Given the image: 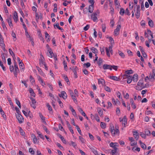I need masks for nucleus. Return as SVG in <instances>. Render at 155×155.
Listing matches in <instances>:
<instances>
[{
    "instance_id": "f257e3e1",
    "label": "nucleus",
    "mask_w": 155,
    "mask_h": 155,
    "mask_svg": "<svg viewBox=\"0 0 155 155\" xmlns=\"http://www.w3.org/2000/svg\"><path fill=\"white\" fill-rule=\"evenodd\" d=\"M110 129V132L112 134L113 136H114L115 134V133L116 134H119V131L118 129H116L115 130L114 126L111 127Z\"/></svg>"
},
{
    "instance_id": "f03ea898",
    "label": "nucleus",
    "mask_w": 155,
    "mask_h": 155,
    "mask_svg": "<svg viewBox=\"0 0 155 155\" xmlns=\"http://www.w3.org/2000/svg\"><path fill=\"white\" fill-rule=\"evenodd\" d=\"M16 116L20 124L22 123L24 121V118L20 114H16Z\"/></svg>"
},
{
    "instance_id": "7ed1b4c3",
    "label": "nucleus",
    "mask_w": 155,
    "mask_h": 155,
    "mask_svg": "<svg viewBox=\"0 0 155 155\" xmlns=\"http://www.w3.org/2000/svg\"><path fill=\"white\" fill-rule=\"evenodd\" d=\"M0 44L3 50H5V45L4 43V39L2 37V35L0 33Z\"/></svg>"
},
{
    "instance_id": "20e7f679",
    "label": "nucleus",
    "mask_w": 155,
    "mask_h": 155,
    "mask_svg": "<svg viewBox=\"0 0 155 155\" xmlns=\"http://www.w3.org/2000/svg\"><path fill=\"white\" fill-rule=\"evenodd\" d=\"M121 28V26L120 25H117L116 29L114 30V34L116 36L118 35L119 34V31L120 30Z\"/></svg>"
},
{
    "instance_id": "39448f33",
    "label": "nucleus",
    "mask_w": 155,
    "mask_h": 155,
    "mask_svg": "<svg viewBox=\"0 0 155 155\" xmlns=\"http://www.w3.org/2000/svg\"><path fill=\"white\" fill-rule=\"evenodd\" d=\"M68 91L74 101L75 102V101H76L77 102V101L76 97L74 95V93L73 91L70 89Z\"/></svg>"
},
{
    "instance_id": "423d86ee",
    "label": "nucleus",
    "mask_w": 155,
    "mask_h": 155,
    "mask_svg": "<svg viewBox=\"0 0 155 155\" xmlns=\"http://www.w3.org/2000/svg\"><path fill=\"white\" fill-rule=\"evenodd\" d=\"M10 17L9 18H8L7 19V22H8V23L9 24V26L11 28H12V27L13 28V24L12 23V20H11V17H12L11 15H10Z\"/></svg>"
},
{
    "instance_id": "0eeeda50",
    "label": "nucleus",
    "mask_w": 155,
    "mask_h": 155,
    "mask_svg": "<svg viewBox=\"0 0 155 155\" xmlns=\"http://www.w3.org/2000/svg\"><path fill=\"white\" fill-rule=\"evenodd\" d=\"M97 15L96 13H93L91 14V18L94 21H96L98 19L97 17Z\"/></svg>"
},
{
    "instance_id": "6e6552de",
    "label": "nucleus",
    "mask_w": 155,
    "mask_h": 155,
    "mask_svg": "<svg viewBox=\"0 0 155 155\" xmlns=\"http://www.w3.org/2000/svg\"><path fill=\"white\" fill-rule=\"evenodd\" d=\"M13 18L15 21L17 22L18 21V17L17 15V13L16 11H15L14 16Z\"/></svg>"
},
{
    "instance_id": "1a4fd4ad",
    "label": "nucleus",
    "mask_w": 155,
    "mask_h": 155,
    "mask_svg": "<svg viewBox=\"0 0 155 155\" xmlns=\"http://www.w3.org/2000/svg\"><path fill=\"white\" fill-rule=\"evenodd\" d=\"M132 80L135 82L137 81L138 80V75L137 74H134L133 77H132Z\"/></svg>"
},
{
    "instance_id": "9d476101",
    "label": "nucleus",
    "mask_w": 155,
    "mask_h": 155,
    "mask_svg": "<svg viewBox=\"0 0 155 155\" xmlns=\"http://www.w3.org/2000/svg\"><path fill=\"white\" fill-rule=\"evenodd\" d=\"M103 68L104 70L106 69H110V70H112L111 68V66L110 65H108L107 64H104L103 65Z\"/></svg>"
},
{
    "instance_id": "9b49d317",
    "label": "nucleus",
    "mask_w": 155,
    "mask_h": 155,
    "mask_svg": "<svg viewBox=\"0 0 155 155\" xmlns=\"http://www.w3.org/2000/svg\"><path fill=\"white\" fill-rule=\"evenodd\" d=\"M109 78L110 79L115 81H119L120 80L119 77H118L115 76H110Z\"/></svg>"
},
{
    "instance_id": "f8f14e48",
    "label": "nucleus",
    "mask_w": 155,
    "mask_h": 155,
    "mask_svg": "<svg viewBox=\"0 0 155 155\" xmlns=\"http://www.w3.org/2000/svg\"><path fill=\"white\" fill-rule=\"evenodd\" d=\"M0 112L1 114L2 115V116L5 119H6V116L5 114H4L5 113L4 111L3 110L1 107V106H0Z\"/></svg>"
},
{
    "instance_id": "ddd939ff",
    "label": "nucleus",
    "mask_w": 155,
    "mask_h": 155,
    "mask_svg": "<svg viewBox=\"0 0 155 155\" xmlns=\"http://www.w3.org/2000/svg\"><path fill=\"white\" fill-rule=\"evenodd\" d=\"M39 115L41 119L42 120L43 122L44 123V124H46V122L45 121V117L43 116V115L41 113H39Z\"/></svg>"
},
{
    "instance_id": "4468645a",
    "label": "nucleus",
    "mask_w": 155,
    "mask_h": 155,
    "mask_svg": "<svg viewBox=\"0 0 155 155\" xmlns=\"http://www.w3.org/2000/svg\"><path fill=\"white\" fill-rule=\"evenodd\" d=\"M61 94H62V97L64 99H66L67 98V95L66 93L64 91H62Z\"/></svg>"
},
{
    "instance_id": "2eb2a0df",
    "label": "nucleus",
    "mask_w": 155,
    "mask_h": 155,
    "mask_svg": "<svg viewBox=\"0 0 155 155\" xmlns=\"http://www.w3.org/2000/svg\"><path fill=\"white\" fill-rule=\"evenodd\" d=\"M19 66L21 69L24 70V65L21 61L19 63Z\"/></svg>"
},
{
    "instance_id": "dca6fc26",
    "label": "nucleus",
    "mask_w": 155,
    "mask_h": 155,
    "mask_svg": "<svg viewBox=\"0 0 155 155\" xmlns=\"http://www.w3.org/2000/svg\"><path fill=\"white\" fill-rule=\"evenodd\" d=\"M46 106L48 108V109L50 111V113H53V111L51 107L48 103H47V104Z\"/></svg>"
},
{
    "instance_id": "f3484780",
    "label": "nucleus",
    "mask_w": 155,
    "mask_h": 155,
    "mask_svg": "<svg viewBox=\"0 0 155 155\" xmlns=\"http://www.w3.org/2000/svg\"><path fill=\"white\" fill-rule=\"evenodd\" d=\"M94 5L93 6H90V5L89 6L88 8V12L90 13H92L94 10Z\"/></svg>"
},
{
    "instance_id": "a211bd4d",
    "label": "nucleus",
    "mask_w": 155,
    "mask_h": 155,
    "mask_svg": "<svg viewBox=\"0 0 155 155\" xmlns=\"http://www.w3.org/2000/svg\"><path fill=\"white\" fill-rule=\"evenodd\" d=\"M135 16L136 17L137 19H138L139 18L140 13V10H137L135 14Z\"/></svg>"
},
{
    "instance_id": "6ab92c4d",
    "label": "nucleus",
    "mask_w": 155,
    "mask_h": 155,
    "mask_svg": "<svg viewBox=\"0 0 155 155\" xmlns=\"http://www.w3.org/2000/svg\"><path fill=\"white\" fill-rule=\"evenodd\" d=\"M148 24L149 26L151 27H153L154 26L153 22L152 20L151 19H150L149 21Z\"/></svg>"
},
{
    "instance_id": "aec40b11",
    "label": "nucleus",
    "mask_w": 155,
    "mask_h": 155,
    "mask_svg": "<svg viewBox=\"0 0 155 155\" xmlns=\"http://www.w3.org/2000/svg\"><path fill=\"white\" fill-rule=\"evenodd\" d=\"M97 111L99 115L100 116H101L103 114V111L100 108H97Z\"/></svg>"
},
{
    "instance_id": "412c9836",
    "label": "nucleus",
    "mask_w": 155,
    "mask_h": 155,
    "mask_svg": "<svg viewBox=\"0 0 155 155\" xmlns=\"http://www.w3.org/2000/svg\"><path fill=\"white\" fill-rule=\"evenodd\" d=\"M0 66H1L2 69H3V70L4 71H6V68L5 66H4L2 62L0 60Z\"/></svg>"
},
{
    "instance_id": "4be33fe9",
    "label": "nucleus",
    "mask_w": 155,
    "mask_h": 155,
    "mask_svg": "<svg viewBox=\"0 0 155 155\" xmlns=\"http://www.w3.org/2000/svg\"><path fill=\"white\" fill-rule=\"evenodd\" d=\"M144 132L146 135L150 136V132L149 130L148 129H145V130Z\"/></svg>"
},
{
    "instance_id": "5701e85b",
    "label": "nucleus",
    "mask_w": 155,
    "mask_h": 155,
    "mask_svg": "<svg viewBox=\"0 0 155 155\" xmlns=\"http://www.w3.org/2000/svg\"><path fill=\"white\" fill-rule=\"evenodd\" d=\"M91 50L92 51V52L94 53H97L98 52L97 50L94 47H92L91 48Z\"/></svg>"
},
{
    "instance_id": "b1692460",
    "label": "nucleus",
    "mask_w": 155,
    "mask_h": 155,
    "mask_svg": "<svg viewBox=\"0 0 155 155\" xmlns=\"http://www.w3.org/2000/svg\"><path fill=\"white\" fill-rule=\"evenodd\" d=\"M125 13V10L123 8H121L120 12V14L121 15H123Z\"/></svg>"
},
{
    "instance_id": "393cba45",
    "label": "nucleus",
    "mask_w": 155,
    "mask_h": 155,
    "mask_svg": "<svg viewBox=\"0 0 155 155\" xmlns=\"http://www.w3.org/2000/svg\"><path fill=\"white\" fill-rule=\"evenodd\" d=\"M132 80V77L129 76L127 78V83L128 84H130Z\"/></svg>"
},
{
    "instance_id": "a878e982",
    "label": "nucleus",
    "mask_w": 155,
    "mask_h": 155,
    "mask_svg": "<svg viewBox=\"0 0 155 155\" xmlns=\"http://www.w3.org/2000/svg\"><path fill=\"white\" fill-rule=\"evenodd\" d=\"M36 67L40 74L41 75H43V73L41 69L38 66H36Z\"/></svg>"
},
{
    "instance_id": "bb28decb",
    "label": "nucleus",
    "mask_w": 155,
    "mask_h": 155,
    "mask_svg": "<svg viewBox=\"0 0 155 155\" xmlns=\"http://www.w3.org/2000/svg\"><path fill=\"white\" fill-rule=\"evenodd\" d=\"M143 78H142V79L139 80V81L137 83L138 86H140L141 85H143Z\"/></svg>"
},
{
    "instance_id": "cd10ccee",
    "label": "nucleus",
    "mask_w": 155,
    "mask_h": 155,
    "mask_svg": "<svg viewBox=\"0 0 155 155\" xmlns=\"http://www.w3.org/2000/svg\"><path fill=\"white\" fill-rule=\"evenodd\" d=\"M16 103L18 105V107L20 108H21V105L20 103L19 100H18L17 98L15 99Z\"/></svg>"
},
{
    "instance_id": "c85d7f7f",
    "label": "nucleus",
    "mask_w": 155,
    "mask_h": 155,
    "mask_svg": "<svg viewBox=\"0 0 155 155\" xmlns=\"http://www.w3.org/2000/svg\"><path fill=\"white\" fill-rule=\"evenodd\" d=\"M118 54L122 58H124L125 57V55L124 54V53L120 51H118Z\"/></svg>"
},
{
    "instance_id": "c756f323",
    "label": "nucleus",
    "mask_w": 155,
    "mask_h": 155,
    "mask_svg": "<svg viewBox=\"0 0 155 155\" xmlns=\"http://www.w3.org/2000/svg\"><path fill=\"white\" fill-rule=\"evenodd\" d=\"M104 89L107 91L108 92H110L111 91V90L110 88L109 87H107L106 86H104Z\"/></svg>"
},
{
    "instance_id": "7c9ffc66",
    "label": "nucleus",
    "mask_w": 155,
    "mask_h": 155,
    "mask_svg": "<svg viewBox=\"0 0 155 155\" xmlns=\"http://www.w3.org/2000/svg\"><path fill=\"white\" fill-rule=\"evenodd\" d=\"M37 134L39 135L40 137L43 140H44V136H43V135L42 134H41V132L39 131H37Z\"/></svg>"
},
{
    "instance_id": "2f4dec72",
    "label": "nucleus",
    "mask_w": 155,
    "mask_h": 155,
    "mask_svg": "<svg viewBox=\"0 0 155 155\" xmlns=\"http://www.w3.org/2000/svg\"><path fill=\"white\" fill-rule=\"evenodd\" d=\"M101 126L102 128L104 129L106 127V124L104 123L101 122Z\"/></svg>"
},
{
    "instance_id": "473e14b6",
    "label": "nucleus",
    "mask_w": 155,
    "mask_h": 155,
    "mask_svg": "<svg viewBox=\"0 0 155 155\" xmlns=\"http://www.w3.org/2000/svg\"><path fill=\"white\" fill-rule=\"evenodd\" d=\"M19 131L21 135H24V134H25V133L21 127H20Z\"/></svg>"
},
{
    "instance_id": "72a5a7b5",
    "label": "nucleus",
    "mask_w": 155,
    "mask_h": 155,
    "mask_svg": "<svg viewBox=\"0 0 155 155\" xmlns=\"http://www.w3.org/2000/svg\"><path fill=\"white\" fill-rule=\"evenodd\" d=\"M70 145H72L75 148H76V146H77V144L74 142L71 141V144H69Z\"/></svg>"
},
{
    "instance_id": "f704fd0d",
    "label": "nucleus",
    "mask_w": 155,
    "mask_h": 155,
    "mask_svg": "<svg viewBox=\"0 0 155 155\" xmlns=\"http://www.w3.org/2000/svg\"><path fill=\"white\" fill-rule=\"evenodd\" d=\"M140 135L142 137L144 138V139H146V134H144L143 132H140Z\"/></svg>"
},
{
    "instance_id": "c9c22d12",
    "label": "nucleus",
    "mask_w": 155,
    "mask_h": 155,
    "mask_svg": "<svg viewBox=\"0 0 155 155\" xmlns=\"http://www.w3.org/2000/svg\"><path fill=\"white\" fill-rule=\"evenodd\" d=\"M103 83H105V82L104 80L102 79H98V83L99 84L100 83L102 84H103Z\"/></svg>"
},
{
    "instance_id": "e433bc0d",
    "label": "nucleus",
    "mask_w": 155,
    "mask_h": 155,
    "mask_svg": "<svg viewBox=\"0 0 155 155\" xmlns=\"http://www.w3.org/2000/svg\"><path fill=\"white\" fill-rule=\"evenodd\" d=\"M48 51L49 52L50 55V57L51 58H52L53 57V53L51 49H49V50Z\"/></svg>"
},
{
    "instance_id": "4c0bfd02",
    "label": "nucleus",
    "mask_w": 155,
    "mask_h": 155,
    "mask_svg": "<svg viewBox=\"0 0 155 155\" xmlns=\"http://www.w3.org/2000/svg\"><path fill=\"white\" fill-rule=\"evenodd\" d=\"M94 118L96 120H97V122H99L100 121V120L97 114H95L94 115Z\"/></svg>"
},
{
    "instance_id": "58836bf2",
    "label": "nucleus",
    "mask_w": 155,
    "mask_h": 155,
    "mask_svg": "<svg viewBox=\"0 0 155 155\" xmlns=\"http://www.w3.org/2000/svg\"><path fill=\"white\" fill-rule=\"evenodd\" d=\"M133 136L135 138L136 140H137L139 137V134H133Z\"/></svg>"
},
{
    "instance_id": "ea45409f",
    "label": "nucleus",
    "mask_w": 155,
    "mask_h": 155,
    "mask_svg": "<svg viewBox=\"0 0 155 155\" xmlns=\"http://www.w3.org/2000/svg\"><path fill=\"white\" fill-rule=\"evenodd\" d=\"M129 6L130 9H132L133 8V7H134V5H133V2H130L129 3Z\"/></svg>"
},
{
    "instance_id": "a19ab883",
    "label": "nucleus",
    "mask_w": 155,
    "mask_h": 155,
    "mask_svg": "<svg viewBox=\"0 0 155 155\" xmlns=\"http://www.w3.org/2000/svg\"><path fill=\"white\" fill-rule=\"evenodd\" d=\"M63 63L64 65V69L66 71H67V63L66 62H65V60H64L63 61Z\"/></svg>"
},
{
    "instance_id": "79ce46f5",
    "label": "nucleus",
    "mask_w": 155,
    "mask_h": 155,
    "mask_svg": "<svg viewBox=\"0 0 155 155\" xmlns=\"http://www.w3.org/2000/svg\"><path fill=\"white\" fill-rule=\"evenodd\" d=\"M88 2L91 4V5H90V6H93L94 5V0H88Z\"/></svg>"
},
{
    "instance_id": "37998d69",
    "label": "nucleus",
    "mask_w": 155,
    "mask_h": 155,
    "mask_svg": "<svg viewBox=\"0 0 155 155\" xmlns=\"http://www.w3.org/2000/svg\"><path fill=\"white\" fill-rule=\"evenodd\" d=\"M106 26L105 24H103L102 25V28L103 32H105L106 30Z\"/></svg>"
},
{
    "instance_id": "c03bdc74",
    "label": "nucleus",
    "mask_w": 155,
    "mask_h": 155,
    "mask_svg": "<svg viewBox=\"0 0 155 155\" xmlns=\"http://www.w3.org/2000/svg\"><path fill=\"white\" fill-rule=\"evenodd\" d=\"M91 150H92V151L93 153H94V154H95V155H98V152H97V150H95L94 148H92Z\"/></svg>"
},
{
    "instance_id": "a18cd8bd",
    "label": "nucleus",
    "mask_w": 155,
    "mask_h": 155,
    "mask_svg": "<svg viewBox=\"0 0 155 155\" xmlns=\"http://www.w3.org/2000/svg\"><path fill=\"white\" fill-rule=\"evenodd\" d=\"M29 151L32 154L34 155L35 153V151L33 150L32 148H30L29 149Z\"/></svg>"
},
{
    "instance_id": "49530a36",
    "label": "nucleus",
    "mask_w": 155,
    "mask_h": 155,
    "mask_svg": "<svg viewBox=\"0 0 155 155\" xmlns=\"http://www.w3.org/2000/svg\"><path fill=\"white\" fill-rule=\"evenodd\" d=\"M15 68V71H15V72H19V69L18 68V65L15 66V65L14 66Z\"/></svg>"
},
{
    "instance_id": "de8ad7c7",
    "label": "nucleus",
    "mask_w": 155,
    "mask_h": 155,
    "mask_svg": "<svg viewBox=\"0 0 155 155\" xmlns=\"http://www.w3.org/2000/svg\"><path fill=\"white\" fill-rule=\"evenodd\" d=\"M103 62L102 59L101 58H100L98 59V64L99 66L101 65L102 63Z\"/></svg>"
},
{
    "instance_id": "09e8293b",
    "label": "nucleus",
    "mask_w": 155,
    "mask_h": 155,
    "mask_svg": "<svg viewBox=\"0 0 155 155\" xmlns=\"http://www.w3.org/2000/svg\"><path fill=\"white\" fill-rule=\"evenodd\" d=\"M29 78L30 81L31 83H33L35 82V81L34 79V78L31 75L30 76Z\"/></svg>"
},
{
    "instance_id": "8fccbe9b",
    "label": "nucleus",
    "mask_w": 155,
    "mask_h": 155,
    "mask_svg": "<svg viewBox=\"0 0 155 155\" xmlns=\"http://www.w3.org/2000/svg\"><path fill=\"white\" fill-rule=\"evenodd\" d=\"M2 61H4V62H6V59H5V54H4L3 53L2 55Z\"/></svg>"
},
{
    "instance_id": "3c124183",
    "label": "nucleus",
    "mask_w": 155,
    "mask_h": 155,
    "mask_svg": "<svg viewBox=\"0 0 155 155\" xmlns=\"http://www.w3.org/2000/svg\"><path fill=\"white\" fill-rule=\"evenodd\" d=\"M126 73L128 74H130L133 73V71L132 70H130L127 71H126Z\"/></svg>"
},
{
    "instance_id": "603ef678",
    "label": "nucleus",
    "mask_w": 155,
    "mask_h": 155,
    "mask_svg": "<svg viewBox=\"0 0 155 155\" xmlns=\"http://www.w3.org/2000/svg\"><path fill=\"white\" fill-rule=\"evenodd\" d=\"M9 69L11 72H13L14 70V68L13 65H10L9 67Z\"/></svg>"
},
{
    "instance_id": "864d4df0",
    "label": "nucleus",
    "mask_w": 155,
    "mask_h": 155,
    "mask_svg": "<svg viewBox=\"0 0 155 155\" xmlns=\"http://www.w3.org/2000/svg\"><path fill=\"white\" fill-rule=\"evenodd\" d=\"M89 25H87L85 27H84L83 29L84 31H87L88 29L89 28Z\"/></svg>"
},
{
    "instance_id": "5fc2aeb1",
    "label": "nucleus",
    "mask_w": 155,
    "mask_h": 155,
    "mask_svg": "<svg viewBox=\"0 0 155 155\" xmlns=\"http://www.w3.org/2000/svg\"><path fill=\"white\" fill-rule=\"evenodd\" d=\"M84 65L87 68H88L91 66V64L89 62H87L84 64Z\"/></svg>"
},
{
    "instance_id": "6e6d98bb",
    "label": "nucleus",
    "mask_w": 155,
    "mask_h": 155,
    "mask_svg": "<svg viewBox=\"0 0 155 155\" xmlns=\"http://www.w3.org/2000/svg\"><path fill=\"white\" fill-rule=\"evenodd\" d=\"M109 39L111 43V44L114 43V39L111 37H109Z\"/></svg>"
},
{
    "instance_id": "4d7b16f0",
    "label": "nucleus",
    "mask_w": 155,
    "mask_h": 155,
    "mask_svg": "<svg viewBox=\"0 0 155 155\" xmlns=\"http://www.w3.org/2000/svg\"><path fill=\"white\" fill-rule=\"evenodd\" d=\"M74 17V16L73 15H71L70 17L68 19V22H69V24H71L72 19Z\"/></svg>"
},
{
    "instance_id": "13d9d810",
    "label": "nucleus",
    "mask_w": 155,
    "mask_h": 155,
    "mask_svg": "<svg viewBox=\"0 0 155 155\" xmlns=\"http://www.w3.org/2000/svg\"><path fill=\"white\" fill-rule=\"evenodd\" d=\"M111 68H113L114 69L115 71H117V69L118 66L115 65H111Z\"/></svg>"
},
{
    "instance_id": "bf43d9fd",
    "label": "nucleus",
    "mask_w": 155,
    "mask_h": 155,
    "mask_svg": "<svg viewBox=\"0 0 155 155\" xmlns=\"http://www.w3.org/2000/svg\"><path fill=\"white\" fill-rule=\"evenodd\" d=\"M117 143H114L112 142H111V143L110 144V147H114L115 146H116V145H115L114 144H117Z\"/></svg>"
},
{
    "instance_id": "052dcab7",
    "label": "nucleus",
    "mask_w": 155,
    "mask_h": 155,
    "mask_svg": "<svg viewBox=\"0 0 155 155\" xmlns=\"http://www.w3.org/2000/svg\"><path fill=\"white\" fill-rule=\"evenodd\" d=\"M64 79L65 81L67 83V84H70L69 81V80L68 77H66L65 78H64Z\"/></svg>"
},
{
    "instance_id": "680f3d73",
    "label": "nucleus",
    "mask_w": 155,
    "mask_h": 155,
    "mask_svg": "<svg viewBox=\"0 0 155 155\" xmlns=\"http://www.w3.org/2000/svg\"><path fill=\"white\" fill-rule=\"evenodd\" d=\"M38 36L40 37L41 38H42V39H43V38L42 37V35L41 33V32L40 30H39L38 31Z\"/></svg>"
},
{
    "instance_id": "e2e57ef3",
    "label": "nucleus",
    "mask_w": 155,
    "mask_h": 155,
    "mask_svg": "<svg viewBox=\"0 0 155 155\" xmlns=\"http://www.w3.org/2000/svg\"><path fill=\"white\" fill-rule=\"evenodd\" d=\"M127 53L130 56H132L133 55V54L132 52L131 51H130L129 50H127Z\"/></svg>"
},
{
    "instance_id": "0e129e2a",
    "label": "nucleus",
    "mask_w": 155,
    "mask_h": 155,
    "mask_svg": "<svg viewBox=\"0 0 155 155\" xmlns=\"http://www.w3.org/2000/svg\"><path fill=\"white\" fill-rule=\"evenodd\" d=\"M2 27H3V28H6V29H7V28L5 24L3 21H2Z\"/></svg>"
},
{
    "instance_id": "69168bd1",
    "label": "nucleus",
    "mask_w": 155,
    "mask_h": 155,
    "mask_svg": "<svg viewBox=\"0 0 155 155\" xmlns=\"http://www.w3.org/2000/svg\"><path fill=\"white\" fill-rule=\"evenodd\" d=\"M141 147L143 149H145L146 148V146L145 144L144 143H142L141 145H140Z\"/></svg>"
},
{
    "instance_id": "338daca9",
    "label": "nucleus",
    "mask_w": 155,
    "mask_h": 155,
    "mask_svg": "<svg viewBox=\"0 0 155 155\" xmlns=\"http://www.w3.org/2000/svg\"><path fill=\"white\" fill-rule=\"evenodd\" d=\"M141 53L144 58H146L147 57V55L144 51H143Z\"/></svg>"
},
{
    "instance_id": "774afa93",
    "label": "nucleus",
    "mask_w": 155,
    "mask_h": 155,
    "mask_svg": "<svg viewBox=\"0 0 155 155\" xmlns=\"http://www.w3.org/2000/svg\"><path fill=\"white\" fill-rule=\"evenodd\" d=\"M30 99L32 101V104H34L36 103V101L35 100L33 97H31Z\"/></svg>"
}]
</instances>
